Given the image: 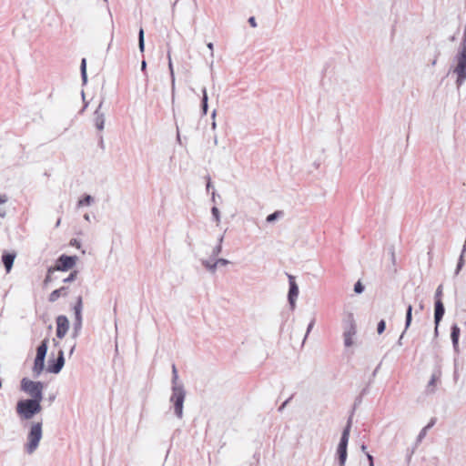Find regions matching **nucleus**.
Instances as JSON below:
<instances>
[{
	"label": "nucleus",
	"instance_id": "f257e3e1",
	"mask_svg": "<svg viewBox=\"0 0 466 466\" xmlns=\"http://www.w3.org/2000/svg\"><path fill=\"white\" fill-rule=\"evenodd\" d=\"M172 394L170 402L174 405L175 414L177 418L183 417V404L186 397V391L183 384L178 380L177 371L175 366L172 369Z\"/></svg>",
	"mask_w": 466,
	"mask_h": 466
},
{
	"label": "nucleus",
	"instance_id": "f03ea898",
	"mask_svg": "<svg viewBox=\"0 0 466 466\" xmlns=\"http://www.w3.org/2000/svg\"><path fill=\"white\" fill-rule=\"evenodd\" d=\"M42 410L41 400H23L16 404V412L24 420H30Z\"/></svg>",
	"mask_w": 466,
	"mask_h": 466
},
{
	"label": "nucleus",
	"instance_id": "7ed1b4c3",
	"mask_svg": "<svg viewBox=\"0 0 466 466\" xmlns=\"http://www.w3.org/2000/svg\"><path fill=\"white\" fill-rule=\"evenodd\" d=\"M42 422H33L30 425V430L27 434L25 451L28 454H33L39 446L40 441L43 437Z\"/></svg>",
	"mask_w": 466,
	"mask_h": 466
},
{
	"label": "nucleus",
	"instance_id": "20e7f679",
	"mask_svg": "<svg viewBox=\"0 0 466 466\" xmlns=\"http://www.w3.org/2000/svg\"><path fill=\"white\" fill-rule=\"evenodd\" d=\"M456 65L452 68V73L456 75L457 86H461L466 80V46L461 48L460 52L455 57Z\"/></svg>",
	"mask_w": 466,
	"mask_h": 466
},
{
	"label": "nucleus",
	"instance_id": "39448f33",
	"mask_svg": "<svg viewBox=\"0 0 466 466\" xmlns=\"http://www.w3.org/2000/svg\"><path fill=\"white\" fill-rule=\"evenodd\" d=\"M21 390L31 397L30 400H43L44 384L40 381H34L27 378L21 380Z\"/></svg>",
	"mask_w": 466,
	"mask_h": 466
},
{
	"label": "nucleus",
	"instance_id": "423d86ee",
	"mask_svg": "<svg viewBox=\"0 0 466 466\" xmlns=\"http://www.w3.org/2000/svg\"><path fill=\"white\" fill-rule=\"evenodd\" d=\"M48 350V339H45L36 349V356L32 371L35 377H39L45 370V359Z\"/></svg>",
	"mask_w": 466,
	"mask_h": 466
},
{
	"label": "nucleus",
	"instance_id": "0eeeda50",
	"mask_svg": "<svg viewBox=\"0 0 466 466\" xmlns=\"http://www.w3.org/2000/svg\"><path fill=\"white\" fill-rule=\"evenodd\" d=\"M350 425L348 424V426L344 429V431L342 432L339 443L337 447L339 466H345V463L347 461V457H348L347 447H348L349 439H350Z\"/></svg>",
	"mask_w": 466,
	"mask_h": 466
},
{
	"label": "nucleus",
	"instance_id": "6e6552de",
	"mask_svg": "<svg viewBox=\"0 0 466 466\" xmlns=\"http://www.w3.org/2000/svg\"><path fill=\"white\" fill-rule=\"evenodd\" d=\"M65 365L64 351L60 350L56 360L49 359L46 371L53 374H58Z\"/></svg>",
	"mask_w": 466,
	"mask_h": 466
},
{
	"label": "nucleus",
	"instance_id": "1a4fd4ad",
	"mask_svg": "<svg viewBox=\"0 0 466 466\" xmlns=\"http://www.w3.org/2000/svg\"><path fill=\"white\" fill-rule=\"evenodd\" d=\"M77 258L76 256L62 255L56 262L54 270L66 271L72 268L76 263Z\"/></svg>",
	"mask_w": 466,
	"mask_h": 466
},
{
	"label": "nucleus",
	"instance_id": "9d476101",
	"mask_svg": "<svg viewBox=\"0 0 466 466\" xmlns=\"http://www.w3.org/2000/svg\"><path fill=\"white\" fill-rule=\"evenodd\" d=\"M56 337L58 339H63L68 329H69V320L68 319L64 316V315H60L56 318Z\"/></svg>",
	"mask_w": 466,
	"mask_h": 466
},
{
	"label": "nucleus",
	"instance_id": "9b49d317",
	"mask_svg": "<svg viewBox=\"0 0 466 466\" xmlns=\"http://www.w3.org/2000/svg\"><path fill=\"white\" fill-rule=\"evenodd\" d=\"M356 333L355 324L352 319L349 321V324L344 331V345L346 347H350L353 345V337Z\"/></svg>",
	"mask_w": 466,
	"mask_h": 466
},
{
	"label": "nucleus",
	"instance_id": "f8f14e48",
	"mask_svg": "<svg viewBox=\"0 0 466 466\" xmlns=\"http://www.w3.org/2000/svg\"><path fill=\"white\" fill-rule=\"evenodd\" d=\"M445 309L443 303L441 299H436L435 301V310H434V321L436 324L435 330H438L439 323L441 322L443 315H444Z\"/></svg>",
	"mask_w": 466,
	"mask_h": 466
},
{
	"label": "nucleus",
	"instance_id": "ddd939ff",
	"mask_svg": "<svg viewBox=\"0 0 466 466\" xmlns=\"http://www.w3.org/2000/svg\"><path fill=\"white\" fill-rule=\"evenodd\" d=\"M103 102H100L97 108L95 111L94 122L95 126L98 130H103L105 126V114L101 112Z\"/></svg>",
	"mask_w": 466,
	"mask_h": 466
},
{
	"label": "nucleus",
	"instance_id": "4468645a",
	"mask_svg": "<svg viewBox=\"0 0 466 466\" xmlns=\"http://www.w3.org/2000/svg\"><path fill=\"white\" fill-rule=\"evenodd\" d=\"M167 59H168V69H169L170 80H171L172 103H174L175 96H176V76H175L173 63H172V59H171V55L169 52L167 53Z\"/></svg>",
	"mask_w": 466,
	"mask_h": 466
},
{
	"label": "nucleus",
	"instance_id": "2eb2a0df",
	"mask_svg": "<svg viewBox=\"0 0 466 466\" xmlns=\"http://www.w3.org/2000/svg\"><path fill=\"white\" fill-rule=\"evenodd\" d=\"M289 300L291 305H294L296 299L299 295V287L294 280L292 276H289Z\"/></svg>",
	"mask_w": 466,
	"mask_h": 466
},
{
	"label": "nucleus",
	"instance_id": "dca6fc26",
	"mask_svg": "<svg viewBox=\"0 0 466 466\" xmlns=\"http://www.w3.org/2000/svg\"><path fill=\"white\" fill-rule=\"evenodd\" d=\"M461 329L458 325L454 324L451 327V339L452 341L453 350L456 353L460 352L459 347V338H460Z\"/></svg>",
	"mask_w": 466,
	"mask_h": 466
},
{
	"label": "nucleus",
	"instance_id": "f3484780",
	"mask_svg": "<svg viewBox=\"0 0 466 466\" xmlns=\"http://www.w3.org/2000/svg\"><path fill=\"white\" fill-rule=\"evenodd\" d=\"M411 320H412V306L409 305L408 308H407V312H406L405 329H404V331L402 332V334L399 338V340H398V345L399 346L402 345V339L404 337V333L410 328Z\"/></svg>",
	"mask_w": 466,
	"mask_h": 466
},
{
	"label": "nucleus",
	"instance_id": "a211bd4d",
	"mask_svg": "<svg viewBox=\"0 0 466 466\" xmlns=\"http://www.w3.org/2000/svg\"><path fill=\"white\" fill-rule=\"evenodd\" d=\"M15 258V253H6L2 256V260L7 273L10 272V270L12 269Z\"/></svg>",
	"mask_w": 466,
	"mask_h": 466
},
{
	"label": "nucleus",
	"instance_id": "6ab92c4d",
	"mask_svg": "<svg viewBox=\"0 0 466 466\" xmlns=\"http://www.w3.org/2000/svg\"><path fill=\"white\" fill-rule=\"evenodd\" d=\"M440 377H441V371L438 370V371H435L432 375H431V378L428 383V390L431 391V392H433L435 390V388H436V385H437V382L438 380H440Z\"/></svg>",
	"mask_w": 466,
	"mask_h": 466
},
{
	"label": "nucleus",
	"instance_id": "aec40b11",
	"mask_svg": "<svg viewBox=\"0 0 466 466\" xmlns=\"http://www.w3.org/2000/svg\"><path fill=\"white\" fill-rule=\"evenodd\" d=\"M202 265L207 268V270L212 274L217 271V260L212 259H202Z\"/></svg>",
	"mask_w": 466,
	"mask_h": 466
},
{
	"label": "nucleus",
	"instance_id": "412c9836",
	"mask_svg": "<svg viewBox=\"0 0 466 466\" xmlns=\"http://www.w3.org/2000/svg\"><path fill=\"white\" fill-rule=\"evenodd\" d=\"M66 296V289L65 287H62L60 289H57L56 290H54L50 295H49V301L50 302H55L61 296Z\"/></svg>",
	"mask_w": 466,
	"mask_h": 466
},
{
	"label": "nucleus",
	"instance_id": "4be33fe9",
	"mask_svg": "<svg viewBox=\"0 0 466 466\" xmlns=\"http://www.w3.org/2000/svg\"><path fill=\"white\" fill-rule=\"evenodd\" d=\"M93 201H94V198L90 195H86L82 199H80L78 201L77 206L78 207L89 206L92 204Z\"/></svg>",
	"mask_w": 466,
	"mask_h": 466
},
{
	"label": "nucleus",
	"instance_id": "5701e85b",
	"mask_svg": "<svg viewBox=\"0 0 466 466\" xmlns=\"http://www.w3.org/2000/svg\"><path fill=\"white\" fill-rule=\"evenodd\" d=\"M138 47H139L140 52H144V50H145V36H144L143 28H140L139 34H138Z\"/></svg>",
	"mask_w": 466,
	"mask_h": 466
},
{
	"label": "nucleus",
	"instance_id": "b1692460",
	"mask_svg": "<svg viewBox=\"0 0 466 466\" xmlns=\"http://www.w3.org/2000/svg\"><path fill=\"white\" fill-rule=\"evenodd\" d=\"M83 309V299L82 297H78L76 303L74 307V312H82Z\"/></svg>",
	"mask_w": 466,
	"mask_h": 466
},
{
	"label": "nucleus",
	"instance_id": "393cba45",
	"mask_svg": "<svg viewBox=\"0 0 466 466\" xmlns=\"http://www.w3.org/2000/svg\"><path fill=\"white\" fill-rule=\"evenodd\" d=\"M81 74L84 81H86V60L83 58L81 61Z\"/></svg>",
	"mask_w": 466,
	"mask_h": 466
},
{
	"label": "nucleus",
	"instance_id": "a878e982",
	"mask_svg": "<svg viewBox=\"0 0 466 466\" xmlns=\"http://www.w3.org/2000/svg\"><path fill=\"white\" fill-rule=\"evenodd\" d=\"M223 240V238L221 237L219 238V243L218 245H217L214 248H213V251H212V254L214 257H217L222 250V247H221V242Z\"/></svg>",
	"mask_w": 466,
	"mask_h": 466
},
{
	"label": "nucleus",
	"instance_id": "bb28decb",
	"mask_svg": "<svg viewBox=\"0 0 466 466\" xmlns=\"http://www.w3.org/2000/svg\"><path fill=\"white\" fill-rule=\"evenodd\" d=\"M280 215V212H274L270 215H268L266 218L267 222L271 223L275 221Z\"/></svg>",
	"mask_w": 466,
	"mask_h": 466
},
{
	"label": "nucleus",
	"instance_id": "cd10ccee",
	"mask_svg": "<svg viewBox=\"0 0 466 466\" xmlns=\"http://www.w3.org/2000/svg\"><path fill=\"white\" fill-rule=\"evenodd\" d=\"M82 329V322L75 321L74 323V337H77Z\"/></svg>",
	"mask_w": 466,
	"mask_h": 466
},
{
	"label": "nucleus",
	"instance_id": "c85d7f7f",
	"mask_svg": "<svg viewBox=\"0 0 466 466\" xmlns=\"http://www.w3.org/2000/svg\"><path fill=\"white\" fill-rule=\"evenodd\" d=\"M363 290H364V287L361 284V282L360 281L356 282V284L354 285V291L358 294H360L363 292Z\"/></svg>",
	"mask_w": 466,
	"mask_h": 466
},
{
	"label": "nucleus",
	"instance_id": "c756f323",
	"mask_svg": "<svg viewBox=\"0 0 466 466\" xmlns=\"http://www.w3.org/2000/svg\"><path fill=\"white\" fill-rule=\"evenodd\" d=\"M432 424L433 423H430L425 428H423V430L419 434V437H418L419 441H421L425 437L427 430L430 429L432 426Z\"/></svg>",
	"mask_w": 466,
	"mask_h": 466
},
{
	"label": "nucleus",
	"instance_id": "7c9ffc66",
	"mask_svg": "<svg viewBox=\"0 0 466 466\" xmlns=\"http://www.w3.org/2000/svg\"><path fill=\"white\" fill-rule=\"evenodd\" d=\"M385 328H386V323L384 320H380L379 323H378V328H377V331L379 334H381L384 330H385Z\"/></svg>",
	"mask_w": 466,
	"mask_h": 466
},
{
	"label": "nucleus",
	"instance_id": "2f4dec72",
	"mask_svg": "<svg viewBox=\"0 0 466 466\" xmlns=\"http://www.w3.org/2000/svg\"><path fill=\"white\" fill-rule=\"evenodd\" d=\"M217 267L218 266H228L229 264V260L226 259V258H217Z\"/></svg>",
	"mask_w": 466,
	"mask_h": 466
},
{
	"label": "nucleus",
	"instance_id": "473e14b6",
	"mask_svg": "<svg viewBox=\"0 0 466 466\" xmlns=\"http://www.w3.org/2000/svg\"><path fill=\"white\" fill-rule=\"evenodd\" d=\"M208 96L207 88L203 87L202 88V104H208Z\"/></svg>",
	"mask_w": 466,
	"mask_h": 466
},
{
	"label": "nucleus",
	"instance_id": "72a5a7b5",
	"mask_svg": "<svg viewBox=\"0 0 466 466\" xmlns=\"http://www.w3.org/2000/svg\"><path fill=\"white\" fill-rule=\"evenodd\" d=\"M76 271L72 272L66 279H64V282H71L74 281L76 278Z\"/></svg>",
	"mask_w": 466,
	"mask_h": 466
},
{
	"label": "nucleus",
	"instance_id": "f704fd0d",
	"mask_svg": "<svg viewBox=\"0 0 466 466\" xmlns=\"http://www.w3.org/2000/svg\"><path fill=\"white\" fill-rule=\"evenodd\" d=\"M211 211H212V214H213L216 221L218 222L219 221V210H218V208L214 207V208H212Z\"/></svg>",
	"mask_w": 466,
	"mask_h": 466
},
{
	"label": "nucleus",
	"instance_id": "c9c22d12",
	"mask_svg": "<svg viewBox=\"0 0 466 466\" xmlns=\"http://www.w3.org/2000/svg\"><path fill=\"white\" fill-rule=\"evenodd\" d=\"M207 47L210 51V56L213 58L214 57V45H213V43H211V42L208 43L207 44Z\"/></svg>",
	"mask_w": 466,
	"mask_h": 466
},
{
	"label": "nucleus",
	"instance_id": "e433bc0d",
	"mask_svg": "<svg viewBox=\"0 0 466 466\" xmlns=\"http://www.w3.org/2000/svg\"><path fill=\"white\" fill-rule=\"evenodd\" d=\"M74 313H75V321L83 322L82 312H74Z\"/></svg>",
	"mask_w": 466,
	"mask_h": 466
},
{
	"label": "nucleus",
	"instance_id": "4c0bfd02",
	"mask_svg": "<svg viewBox=\"0 0 466 466\" xmlns=\"http://www.w3.org/2000/svg\"><path fill=\"white\" fill-rule=\"evenodd\" d=\"M442 294V287L439 286L436 292H435V298L436 299H440Z\"/></svg>",
	"mask_w": 466,
	"mask_h": 466
},
{
	"label": "nucleus",
	"instance_id": "58836bf2",
	"mask_svg": "<svg viewBox=\"0 0 466 466\" xmlns=\"http://www.w3.org/2000/svg\"><path fill=\"white\" fill-rule=\"evenodd\" d=\"M248 23H249V25H250L252 27H254V28H255V27H257V22H256L255 17H253V16L249 17V19H248Z\"/></svg>",
	"mask_w": 466,
	"mask_h": 466
},
{
	"label": "nucleus",
	"instance_id": "ea45409f",
	"mask_svg": "<svg viewBox=\"0 0 466 466\" xmlns=\"http://www.w3.org/2000/svg\"><path fill=\"white\" fill-rule=\"evenodd\" d=\"M8 198L6 195H0V205L6 203Z\"/></svg>",
	"mask_w": 466,
	"mask_h": 466
},
{
	"label": "nucleus",
	"instance_id": "a19ab883",
	"mask_svg": "<svg viewBox=\"0 0 466 466\" xmlns=\"http://www.w3.org/2000/svg\"><path fill=\"white\" fill-rule=\"evenodd\" d=\"M70 244H71L72 246L76 247L77 248H80V242H79L78 240H76V239H72V240H71V242H70Z\"/></svg>",
	"mask_w": 466,
	"mask_h": 466
},
{
	"label": "nucleus",
	"instance_id": "79ce46f5",
	"mask_svg": "<svg viewBox=\"0 0 466 466\" xmlns=\"http://www.w3.org/2000/svg\"><path fill=\"white\" fill-rule=\"evenodd\" d=\"M367 458L369 460V466H374L373 457L370 453H367Z\"/></svg>",
	"mask_w": 466,
	"mask_h": 466
},
{
	"label": "nucleus",
	"instance_id": "37998d69",
	"mask_svg": "<svg viewBox=\"0 0 466 466\" xmlns=\"http://www.w3.org/2000/svg\"><path fill=\"white\" fill-rule=\"evenodd\" d=\"M208 107V104H202V113H203V115H207Z\"/></svg>",
	"mask_w": 466,
	"mask_h": 466
},
{
	"label": "nucleus",
	"instance_id": "c03bdc74",
	"mask_svg": "<svg viewBox=\"0 0 466 466\" xmlns=\"http://www.w3.org/2000/svg\"><path fill=\"white\" fill-rule=\"evenodd\" d=\"M313 326H314V320H312V321L309 323V327H308V329H307V334H306V336L310 332V330H311V329L313 328Z\"/></svg>",
	"mask_w": 466,
	"mask_h": 466
},
{
	"label": "nucleus",
	"instance_id": "a18cd8bd",
	"mask_svg": "<svg viewBox=\"0 0 466 466\" xmlns=\"http://www.w3.org/2000/svg\"><path fill=\"white\" fill-rule=\"evenodd\" d=\"M146 67H147V62H146L145 60H143V61L141 62V70H145V69H146Z\"/></svg>",
	"mask_w": 466,
	"mask_h": 466
},
{
	"label": "nucleus",
	"instance_id": "49530a36",
	"mask_svg": "<svg viewBox=\"0 0 466 466\" xmlns=\"http://www.w3.org/2000/svg\"><path fill=\"white\" fill-rule=\"evenodd\" d=\"M216 116H217V111L214 110L211 114V118H212V121L216 120Z\"/></svg>",
	"mask_w": 466,
	"mask_h": 466
},
{
	"label": "nucleus",
	"instance_id": "de8ad7c7",
	"mask_svg": "<svg viewBox=\"0 0 466 466\" xmlns=\"http://www.w3.org/2000/svg\"><path fill=\"white\" fill-rule=\"evenodd\" d=\"M211 128H212L213 130H215V129L217 128V123H216V120L212 121V123H211Z\"/></svg>",
	"mask_w": 466,
	"mask_h": 466
},
{
	"label": "nucleus",
	"instance_id": "09e8293b",
	"mask_svg": "<svg viewBox=\"0 0 466 466\" xmlns=\"http://www.w3.org/2000/svg\"><path fill=\"white\" fill-rule=\"evenodd\" d=\"M5 215H6V214H5V210H1V211H0V217H1V218H5Z\"/></svg>",
	"mask_w": 466,
	"mask_h": 466
},
{
	"label": "nucleus",
	"instance_id": "8fccbe9b",
	"mask_svg": "<svg viewBox=\"0 0 466 466\" xmlns=\"http://www.w3.org/2000/svg\"><path fill=\"white\" fill-rule=\"evenodd\" d=\"M84 218L86 220V221H89L90 220V217L88 214H86L84 215Z\"/></svg>",
	"mask_w": 466,
	"mask_h": 466
},
{
	"label": "nucleus",
	"instance_id": "3c124183",
	"mask_svg": "<svg viewBox=\"0 0 466 466\" xmlns=\"http://www.w3.org/2000/svg\"><path fill=\"white\" fill-rule=\"evenodd\" d=\"M76 349V345H73V347L71 348L70 351H69V354L72 355L74 350Z\"/></svg>",
	"mask_w": 466,
	"mask_h": 466
},
{
	"label": "nucleus",
	"instance_id": "603ef678",
	"mask_svg": "<svg viewBox=\"0 0 466 466\" xmlns=\"http://www.w3.org/2000/svg\"><path fill=\"white\" fill-rule=\"evenodd\" d=\"M218 137L216 136V137H214V145H215V146H217V145H218Z\"/></svg>",
	"mask_w": 466,
	"mask_h": 466
},
{
	"label": "nucleus",
	"instance_id": "864d4df0",
	"mask_svg": "<svg viewBox=\"0 0 466 466\" xmlns=\"http://www.w3.org/2000/svg\"><path fill=\"white\" fill-rule=\"evenodd\" d=\"M213 66H214V61L212 60V61H211V63L209 64V68H210V70H212V69H213Z\"/></svg>",
	"mask_w": 466,
	"mask_h": 466
},
{
	"label": "nucleus",
	"instance_id": "5fc2aeb1",
	"mask_svg": "<svg viewBox=\"0 0 466 466\" xmlns=\"http://www.w3.org/2000/svg\"><path fill=\"white\" fill-rule=\"evenodd\" d=\"M53 341H54V344H55V345H57V344H58V343H57V341L56 340V339H53Z\"/></svg>",
	"mask_w": 466,
	"mask_h": 466
},
{
	"label": "nucleus",
	"instance_id": "6e6d98bb",
	"mask_svg": "<svg viewBox=\"0 0 466 466\" xmlns=\"http://www.w3.org/2000/svg\"><path fill=\"white\" fill-rule=\"evenodd\" d=\"M361 450H362V451H365V450H366V446H365V445H362V446H361Z\"/></svg>",
	"mask_w": 466,
	"mask_h": 466
},
{
	"label": "nucleus",
	"instance_id": "4d7b16f0",
	"mask_svg": "<svg viewBox=\"0 0 466 466\" xmlns=\"http://www.w3.org/2000/svg\"><path fill=\"white\" fill-rule=\"evenodd\" d=\"M60 225V219H58V221H56V227H58Z\"/></svg>",
	"mask_w": 466,
	"mask_h": 466
},
{
	"label": "nucleus",
	"instance_id": "13d9d810",
	"mask_svg": "<svg viewBox=\"0 0 466 466\" xmlns=\"http://www.w3.org/2000/svg\"><path fill=\"white\" fill-rule=\"evenodd\" d=\"M0 388H2V382L0 381Z\"/></svg>",
	"mask_w": 466,
	"mask_h": 466
}]
</instances>
